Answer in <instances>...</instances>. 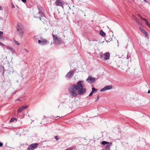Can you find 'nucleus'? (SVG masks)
<instances>
[{
  "mask_svg": "<svg viewBox=\"0 0 150 150\" xmlns=\"http://www.w3.org/2000/svg\"><path fill=\"white\" fill-rule=\"evenodd\" d=\"M0 38H1V37H0Z\"/></svg>",
  "mask_w": 150,
  "mask_h": 150,
  "instance_id": "45",
  "label": "nucleus"
},
{
  "mask_svg": "<svg viewBox=\"0 0 150 150\" xmlns=\"http://www.w3.org/2000/svg\"><path fill=\"white\" fill-rule=\"evenodd\" d=\"M148 26L150 28V24H149V25Z\"/></svg>",
  "mask_w": 150,
  "mask_h": 150,
  "instance_id": "41",
  "label": "nucleus"
},
{
  "mask_svg": "<svg viewBox=\"0 0 150 150\" xmlns=\"http://www.w3.org/2000/svg\"><path fill=\"white\" fill-rule=\"evenodd\" d=\"M18 100H19V101H21V100H19V98H18Z\"/></svg>",
  "mask_w": 150,
  "mask_h": 150,
  "instance_id": "43",
  "label": "nucleus"
},
{
  "mask_svg": "<svg viewBox=\"0 0 150 150\" xmlns=\"http://www.w3.org/2000/svg\"><path fill=\"white\" fill-rule=\"evenodd\" d=\"M144 0L145 2H147V1H146V0Z\"/></svg>",
  "mask_w": 150,
  "mask_h": 150,
  "instance_id": "40",
  "label": "nucleus"
},
{
  "mask_svg": "<svg viewBox=\"0 0 150 150\" xmlns=\"http://www.w3.org/2000/svg\"><path fill=\"white\" fill-rule=\"evenodd\" d=\"M38 8L39 10L38 13L40 15L42 14V9L41 7L40 6L38 7Z\"/></svg>",
  "mask_w": 150,
  "mask_h": 150,
  "instance_id": "15",
  "label": "nucleus"
},
{
  "mask_svg": "<svg viewBox=\"0 0 150 150\" xmlns=\"http://www.w3.org/2000/svg\"><path fill=\"white\" fill-rule=\"evenodd\" d=\"M14 42L15 43V44L17 45H20L19 43L17 41H16L15 39L13 40Z\"/></svg>",
  "mask_w": 150,
  "mask_h": 150,
  "instance_id": "23",
  "label": "nucleus"
},
{
  "mask_svg": "<svg viewBox=\"0 0 150 150\" xmlns=\"http://www.w3.org/2000/svg\"><path fill=\"white\" fill-rule=\"evenodd\" d=\"M100 34L102 37H104L105 36V33L103 30H101L100 32Z\"/></svg>",
  "mask_w": 150,
  "mask_h": 150,
  "instance_id": "14",
  "label": "nucleus"
},
{
  "mask_svg": "<svg viewBox=\"0 0 150 150\" xmlns=\"http://www.w3.org/2000/svg\"><path fill=\"white\" fill-rule=\"evenodd\" d=\"M7 50H8L9 51H11V52H13V49L11 47L9 46H8L7 49Z\"/></svg>",
  "mask_w": 150,
  "mask_h": 150,
  "instance_id": "17",
  "label": "nucleus"
},
{
  "mask_svg": "<svg viewBox=\"0 0 150 150\" xmlns=\"http://www.w3.org/2000/svg\"><path fill=\"white\" fill-rule=\"evenodd\" d=\"M38 143L32 144L28 146L27 150H33L38 146Z\"/></svg>",
  "mask_w": 150,
  "mask_h": 150,
  "instance_id": "7",
  "label": "nucleus"
},
{
  "mask_svg": "<svg viewBox=\"0 0 150 150\" xmlns=\"http://www.w3.org/2000/svg\"><path fill=\"white\" fill-rule=\"evenodd\" d=\"M23 110L22 108L21 107L19 108L17 112L18 113H20Z\"/></svg>",
  "mask_w": 150,
  "mask_h": 150,
  "instance_id": "20",
  "label": "nucleus"
},
{
  "mask_svg": "<svg viewBox=\"0 0 150 150\" xmlns=\"http://www.w3.org/2000/svg\"><path fill=\"white\" fill-rule=\"evenodd\" d=\"M41 40H38V42L42 45H45L49 43L48 41L45 39H42L41 37Z\"/></svg>",
  "mask_w": 150,
  "mask_h": 150,
  "instance_id": "6",
  "label": "nucleus"
},
{
  "mask_svg": "<svg viewBox=\"0 0 150 150\" xmlns=\"http://www.w3.org/2000/svg\"><path fill=\"white\" fill-rule=\"evenodd\" d=\"M99 95H98V96H97V98L96 99V100L95 101L97 102L99 100Z\"/></svg>",
  "mask_w": 150,
  "mask_h": 150,
  "instance_id": "29",
  "label": "nucleus"
},
{
  "mask_svg": "<svg viewBox=\"0 0 150 150\" xmlns=\"http://www.w3.org/2000/svg\"><path fill=\"white\" fill-rule=\"evenodd\" d=\"M112 86L111 85H109L105 86L100 90V92H103L112 89Z\"/></svg>",
  "mask_w": 150,
  "mask_h": 150,
  "instance_id": "10",
  "label": "nucleus"
},
{
  "mask_svg": "<svg viewBox=\"0 0 150 150\" xmlns=\"http://www.w3.org/2000/svg\"><path fill=\"white\" fill-rule=\"evenodd\" d=\"M16 29L18 36L21 38H22L23 37L25 31L24 27L21 23H18L17 24Z\"/></svg>",
  "mask_w": 150,
  "mask_h": 150,
  "instance_id": "2",
  "label": "nucleus"
},
{
  "mask_svg": "<svg viewBox=\"0 0 150 150\" xmlns=\"http://www.w3.org/2000/svg\"><path fill=\"white\" fill-rule=\"evenodd\" d=\"M93 93L92 91L89 94V96L90 97L91 96L93 95Z\"/></svg>",
  "mask_w": 150,
  "mask_h": 150,
  "instance_id": "28",
  "label": "nucleus"
},
{
  "mask_svg": "<svg viewBox=\"0 0 150 150\" xmlns=\"http://www.w3.org/2000/svg\"><path fill=\"white\" fill-rule=\"evenodd\" d=\"M138 16L140 18L141 20H143L144 18H143L139 14H138Z\"/></svg>",
  "mask_w": 150,
  "mask_h": 150,
  "instance_id": "26",
  "label": "nucleus"
},
{
  "mask_svg": "<svg viewBox=\"0 0 150 150\" xmlns=\"http://www.w3.org/2000/svg\"><path fill=\"white\" fill-rule=\"evenodd\" d=\"M147 93H150V90L148 91Z\"/></svg>",
  "mask_w": 150,
  "mask_h": 150,
  "instance_id": "37",
  "label": "nucleus"
},
{
  "mask_svg": "<svg viewBox=\"0 0 150 150\" xmlns=\"http://www.w3.org/2000/svg\"><path fill=\"white\" fill-rule=\"evenodd\" d=\"M143 20L144 21H145L146 25L147 26H148L150 24L148 23V21L146 19L144 18Z\"/></svg>",
  "mask_w": 150,
  "mask_h": 150,
  "instance_id": "21",
  "label": "nucleus"
},
{
  "mask_svg": "<svg viewBox=\"0 0 150 150\" xmlns=\"http://www.w3.org/2000/svg\"><path fill=\"white\" fill-rule=\"evenodd\" d=\"M41 17H42V15H40V16L39 17L40 19V20H41Z\"/></svg>",
  "mask_w": 150,
  "mask_h": 150,
  "instance_id": "35",
  "label": "nucleus"
},
{
  "mask_svg": "<svg viewBox=\"0 0 150 150\" xmlns=\"http://www.w3.org/2000/svg\"><path fill=\"white\" fill-rule=\"evenodd\" d=\"M55 138L57 140L59 139L58 138V137L57 136H56L55 137Z\"/></svg>",
  "mask_w": 150,
  "mask_h": 150,
  "instance_id": "31",
  "label": "nucleus"
},
{
  "mask_svg": "<svg viewBox=\"0 0 150 150\" xmlns=\"http://www.w3.org/2000/svg\"><path fill=\"white\" fill-rule=\"evenodd\" d=\"M17 121V119H16V118H12L10 119L9 122L10 123L12 122H14L15 121L16 122Z\"/></svg>",
  "mask_w": 150,
  "mask_h": 150,
  "instance_id": "16",
  "label": "nucleus"
},
{
  "mask_svg": "<svg viewBox=\"0 0 150 150\" xmlns=\"http://www.w3.org/2000/svg\"><path fill=\"white\" fill-rule=\"evenodd\" d=\"M74 73V72L73 70H71L67 73L66 77L67 78H70L73 75Z\"/></svg>",
  "mask_w": 150,
  "mask_h": 150,
  "instance_id": "11",
  "label": "nucleus"
},
{
  "mask_svg": "<svg viewBox=\"0 0 150 150\" xmlns=\"http://www.w3.org/2000/svg\"><path fill=\"white\" fill-rule=\"evenodd\" d=\"M22 1L23 3H25L26 2V0H21Z\"/></svg>",
  "mask_w": 150,
  "mask_h": 150,
  "instance_id": "33",
  "label": "nucleus"
},
{
  "mask_svg": "<svg viewBox=\"0 0 150 150\" xmlns=\"http://www.w3.org/2000/svg\"><path fill=\"white\" fill-rule=\"evenodd\" d=\"M73 147H71L69 148H68L67 149V150H72L73 149Z\"/></svg>",
  "mask_w": 150,
  "mask_h": 150,
  "instance_id": "27",
  "label": "nucleus"
},
{
  "mask_svg": "<svg viewBox=\"0 0 150 150\" xmlns=\"http://www.w3.org/2000/svg\"><path fill=\"white\" fill-rule=\"evenodd\" d=\"M1 69L3 70V72L2 73V75L4 76V73L5 72V69L4 67L2 66L1 68Z\"/></svg>",
  "mask_w": 150,
  "mask_h": 150,
  "instance_id": "19",
  "label": "nucleus"
},
{
  "mask_svg": "<svg viewBox=\"0 0 150 150\" xmlns=\"http://www.w3.org/2000/svg\"><path fill=\"white\" fill-rule=\"evenodd\" d=\"M83 81H79L77 85L74 84L69 88L68 90L70 94L72 97H76L78 96L77 90L79 95H83L86 92V88H84V86L82 83Z\"/></svg>",
  "mask_w": 150,
  "mask_h": 150,
  "instance_id": "1",
  "label": "nucleus"
},
{
  "mask_svg": "<svg viewBox=\"0 0 150 150\" xmlns=\"http://www.w3.org/2000/svg\"><path fill=\"white\" fill-rule=\"evenodd\" d=\"M96 80V79L91 76H89L87 79L86 81L89 83H93Z\"/></svg>",
  "mask_w": 150,
  "mask_h": 150,
  "instance_id": "8",
  "label": "nucleus"
},
{
  "mask_svg": "<svg viewBox=\"0 0 150 150\" xmlns=\"http://www.w3.org/2000/svg\"><path fill=\"white\" fill-rule=\"evenodd\" d=\"M110 57V54L108 52L105 53L101 55L100 56L101 59L103 60H106L109 59Z\"/></svg>",
  "mask_w": 150,
  "mask_h": 150,
  "instance_id": "4",
  "label": "nucleus"
},
{
  "mask_svg": "<svg viewBox=\"0 0 150 150\" xmlns=\"http://www.w3.org/2000/svg\"><path fill=\"white\" fill-rule=\"evenodd\" d=\"M8 73L11 74L13 73L14 71V70L12 67H9L8 69Z\"/></svg>",
  "mask_w": 150,
  "mask_h": 150,
  "instance_id": "13",
  "label": "nucleus"
},
{
  "mask_svg": "<svg viewBox=\"0 0 150 150\" xmlns=\"http://www.w3.org/2000/svg\"><path fill=\"white\" fill-rule=\"evenodd\" d=\"M101 144L103 145L107 144L105 147L106 150H110V146L112 145V142H109L105 141H103L101 142Z\"/></svg>",
  "mask_w": 150,
  "mask_h": 150,
  "instance_id": "5",
  "label": "nucleus"
},
{
  "mask_svg": "<svg viewBox=\"0 0 150 150\" xmlns=\"http://www.w3.org/2000/svg\"><path fill=\"white\" fill-rule=\"evenodd\" d=\"M3 45H2L1 46H2L3 47L4 49V50H5V49L6 50H7V48H8V46H6L5 45H4L3 43Z\"/></svg>",
  "mask_w": 150,
  "mask_h": 150,
  "instance_id": "18",
  "label": "nucleus"
},
{
  "mask_svg": "<svg viewBox=\"0 0 150 150\" xmlns=\"http://www.w3.org/2000/svg\"><path fill=\"white\" fill-rule=\"evenodd\" d=\"M24 110V109H26L27 108V106L26 105H24L21 107Z\"/></svg>",
  "mask_w": 150,
  "mask_h": 150,
  "instance_id": "25",
  "label": "nucleus"
},
{
  "mask_svg": "<svg viewBox=\"0 0 150 150\" xmlns=\"http://www.w3.org/2000/svg\"><path fill=\"white\" fill-rule=\"evenodd\" d=\"M52 35L54 43L55 44H57L62 42L61 39L60 38H59L57 35H55L53 33Z\"/></svg>",
  "mask_w": 150,
  "mask_h": 150,
  "instance_id": "3",
  "label": "nucleus"
},
{
  "mask_svg": "<svg viewBox=\"0 0 150 150\" xmlns=\"http://www.w3.org/2000/svg\"><path fill=\"white\" fill-rule=\"evenodd\" d=\"M2 45H3V43L0 42V45L1 46Z\"/></svg>",
  "mask_w": 150,
  "mask_h": 150,
  "instance_id": "36",
  "label": "nucleus"
},
{
  "mask_svg": "<svg viewBox=\"0 0 150 150\" xmlns=\"http://www.w3.org/2000/svg\"><path fill=\"white\" fill-rule=\"evenodd\" d=\"M133 17L135 19V20H136V21L137 23H139V20L134 16H133Z\"/></svg>",
  "mask_w": 150,
  "mask_h": 150,
  "instance_id": "24",
  "label": "nucleus"
},
{
  "mask_svg": "<svg viewBox=\"0 0 150 150\" xmlns=\"http://www.w3.org/2000/svg\"><path fill=\"white\" fill-rule=\"evenodd\" d=\"M57 118H58H58H59V117L60 118V117L59 116H57Z\"/></svg>",
  "mask_w": 150,
  "mask_h": 150,
  "instance_id": "42",
  "label": "nucleus"
},
{
  "mask_svg": "<svg viewBox=\"0 0 150 150\" xmlns=\"http://www.w3.org/2000/svg\"><path fill=\"white\" fill-rule=\"evenodd\" d=\"M25 52H28V50H25Z\"/></svg>",
  "mask_w": 150,
  "mask_h": 150,
  "instance_id": "39",
  "label": "nucleus"
},
{
  "mask_svg": "<svg viewBox=\"0 0 150 150\" xmlns=\"http://www.w3.org/2000/svg\"><path fill=\"white\" fill-rule=\"evenodd\" d=\"M3 145V144L2 142H0V147L2 146Z\"/></svg>",
  "mask_w": 150,
  "mask_h": 150,
  "instance_id": "32",
  "label": "nucleus"
},
{
  "mask_svg": "<svg viewBox=\"0 0 150 150\" xmlns=\"http://www.w3.org/2000/svg\"><path fill=\"white\" fill-rule=\"evenodd\" d=\"M139 29L140 30L141 32H142L144 35H145L146 37H148V34L145 31V30H144V29H143L141 27L139 28Z\"/></svg>",
  "mask_w": 150,
  "mask_h": 150,
  "instance_id": "12",
  "label": "nucleus"
},
{
  "mask_svg": "<svg viewBox=\"0 0 150 150\" xmlns=\"http://www.w3.org/2000/svg\"><path fill=\"white\" fill-rule=\"evenodd\" d=\"M2 10V7L0 6V10Z\"/></svg>",
  "mask_w": 150,
  "mask_h": 150,
  "instance_id": "38",
  "label": "nucleus"
},
{
  "mask_svg": "<svg viewBox=\"0 0 150 150\" xmlns=\"http://www.w3.org/2000/svg\"><path fill=\"white\" fill-rule=\"evenodd\" d=\"M107 27H108V28L109 29V28L108 27V26H107Z\"/></svg>",
  "mask_w": 150,
  "mask_h": 150,
  "instance_id": "44",
  "label": "nucleus"
},
{
  "mask_svg": "<svg viewBox=\"0 0 150 150\" xmlns=\"http://www.w3.org/2000/svg\"><path fill=\"white\" fill-rule=\"evenodd\" d=\"M92 91L94 93L95 92H96L97 91V90L94 87H92Z\"/></svg>",
  "mask_w": 150,
  "mask_h": 150,
  "instance_id": "22",
  "label": "nucleus"
},
{
  "mask_svg": "<svg viewBox=\"0 0 150 150\" xmlns=\"http://www.w3.org/2000/svg\"><path fill=\"white\" fill-rule=\"evenodd\" d=\"M55 4L57 6H62L64 5V3L62 0H57L55 1Z\"/></svg>",
  "mask_w": 150,
  "mask_h": 150,
  "instance_id": "9",
  "label": "nucleus"
},
{
  "mask_svg": "<svg viewBox=\"0 0 150 150\" xmlns=\"http://www.w3.org/2000/svg\"><path fill=\"white\" fill-rule=\"evenodd\" d=\"M3 34V32L1 31H0V36H1V34Z\"/></svg>",
  "mask_w": 150,
  "mask_h": 150,
  "instance_id": "34",
  "label": "nucleus"
},
{
  "mask_svg": "<svg viewBox=\"0 0 150 150\" xmlns=\"http://www.w3.org/2000/svg\"><path fill=\"white\" fill-rule=\"evenodd\" d=\"M33 39L34 40H35L36 41H37V38L35 36H34L33 37Z\"/></svg>",
  "mask_w": 150,
  "mask_h": 150,
  "instance_id": "30",
  "label": "nucleus"
}]
</instances>
